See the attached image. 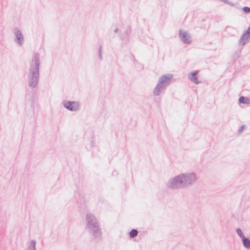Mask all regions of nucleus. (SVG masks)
<instances>
[{
  "label": "nucleus",
  "mask_w": 250,
  "mask_h": 250,
  "mask_svg": "<svg viewBox=\"0 0 250 250\" xmlns=\"http://www.w3.org/2000/svg\"><path fill=\"white\" fill-rule=\"evenodd\" d=\"M245 128V125H242L240 127V128L239 129V130H238V131H239V133H242V132L243 131V130H244V128Z\"/></svg>",
  "instance_id": "nucleus-20"
},
{
  "label": "nucleus",
  "mask_w": 250,
  "mask_h": 250,
  "mask_svg": "<svg viewBox=\"0 0 250 250\" xmlns=\"http://www.w3.org/2000/svg\"><path fill=\"white\" fill-rule=\"evenodd\" d=\"M243 11L246 14H249L250 13V7L248 6H245L242 8Z\"/></svg>",
  "instance_id": "nucleus-18"
},
{
  "label": "nucleus",
  "mask_w": 250,
  "mask_h": 250,
  "mask_svg": "<svg viewBox=\"0 0 250 250\" xmlns=\"http://www.w3.org/2000/svg\"><path fill=\"white\" fill-rule=\"evenodd\" d=\"M225 31L229 36L231 37L235 35L237 32V30L234 27L231 26H227L225 28Z\"/></svg>",
  "instance_id": "nucleus-12"
},
{
  "label": "nucleus",
  "mask_w": 250,
  "mask_h": 250,
  "mask_svg": "<svg viewBox=\"0 0 250 250\" xmlns=\"http://www.w3.org/2000/svg\"><path fill=\"white\" fill-rule=\"evenodd\" d=\"M226 3H228L229 5H231V6H234V3H233L231 1H229V0H228V2H226Z\"/></svg>",
  "instance_id": "nucleus-21"
},
{
  "label": "nucleus",
  "mask_w": 250,
  "mask_h": 250,
  "mask_svg": "<svg viewBox=\"0 0 250 250\" xmlns=\"http://www.w3.org/2000/svg\"><path fill=\"white\" fill-rule=\"evenodd\" d=\"M250 40V26L248 28L247 30L245 31L241 36L239 40V44L241 46H244Z\"/></svg>",
  "instance_id": "nucleus-7"
},
{
  "label": "nucleus",
  "mask_w": 250,
  "mask_h": 250,
  "mask_svg": "<svg viewBox=\"0 0 250 250\" xmlns=\"http://www.w3.org/2000/svg\"><path fill=\"white\" fill-rule=\"evenodd\" d=\"M36 242L35 240H32L30 242V244L28 247V250H36Z\"/></svg>",
  "instance_id": "nucleus-15"
},
{
  "label": "nucleus",
  "mask_w": 250,
  "mask_h": 250,
  "mask_svg": "<svg viewBox=\"0 0 250 250\" xmlns=\"http://www.w3.org/2000/svg\"><path fill=\"white\" fill-rule=\"evenodd\" d=\"M173 78L172 75L167 74L159 78L158 83L153 89V94L155 96H160L170 83Z\"/></svg>",
  "instance_id": "nucleus-3"
},
{
  "label": "nucleus",
  "mask_w": 250,
  "mask_h": 250,
  "mask_svg": "<svg viewBox=\"0 0 250 250\" xmlns=\"http://www.w3.org/2000/svg\"><path fill=\"white\" fill-rule=\"evenodd\" d=\"M15 42L20 46H21L23 44L24 38L21 31L18 28H15Z\"/></svg>",
  "instance_id": "nucleus-9"
},
{
  "label": "nucleus",
  "mask_w": 250,
  "mask_h": 250,
  "mask_svg": "<svg viewBox=\"0 0 250 250\" xmlns=\"http://www.w3.org/2000/svg\"><path fill=\"white\" fill-rule=\"evenodd\" d=\"M138 233V231L136 229H132L130 230L129 232V237L131 238H133L135 237H136Z\"/></svg>",
  "instance_id": "nucleus-16"
},
{
  "label": "nucleus",
  "mask_w": 250,
  "mask_h": 250,
  "mask_svg": "<svg viewBox=\"0 0 250 250\" xmlns=\"http://www.w3.org/2000/svg\"><path fill=\"white\" fill-rule=\"evenodd\" d=\"M131 32V29L130 26L126 27V29L125 33L120 34L119 35L120 39L125 42H128L130 38V34Z\"/></svg>",
  "instance_id": "nucleus-10"
},
{
  "label": "nucleus",
  "mask_w": 250,
  "mask_h": 250,
  "mask_svg": "<svg viewBox=\"0 0 250 250\" xmlns=\"http://www.w3.org/2000/svg\"><path fill=\"white\" fill-rule=\"evenodd\" d=\"M85 229L95 238H101L102 231L100 228L98 221L95 216L91 213H87L85 216Z\"/></svg>",
  "instance_id": "nucleus-2"
},
{
  "label": "nucleus",
  "mask_w": 250,
  "mask_h": 250,
  "mask_svg": "<svg viewBox=\"0 0 250 250\" xmlns=\"http://www.w3.org/2000/svg\"><path fill=\"white\" fill-rule=\"evenodd\" d=\"M118 31H119L118 28H115V29H114V32L115 33H118Z\"/></svg>",
  "instance_id": "nucleus-22"
},
{
  "label": "nucleus",
  "mask_w": 250,
  "mask_h": 250,
  "mask_svg": "<svg viewBox=\"0 0 250 250\" xmlns=\"http://www.w3.org/2000/svg\"><path fill=\"white\" fill-rule=\"evenodd\" d=\"M94 144H95L94 142H93V141H91V146H92V147H93V146H94Z\"/></svg>",
  "instance_id": "nucleus-23"
},
{
  "label": "nucleus",
  "mask_w": 250,
  "mask_h": 250,
  "mask_svg": "<svg viewBox=\"0 0 250 250\" xmlns=\"http://www.w3.org/2000/svg\"><path fill=\"white\" fill-rule=\"evenodd\" d=\"M236 232L238 234V235L242 239V238H244L245 237V235H244L243 234V231H242V230L240 228H237L236 229Z\"/></svg>",
  "instance_id": "nucleus-17"
},
{
  "label": "nucleus",
  "mask_w": 250,
  "mask_h": 250,
  "mask_svg": "<svg viewBox=\"0 0 250 250\" xmlns=\"http://www.w3.org/2000/svg\"><path fill=\"white\" fill-rule=\"evenodd\" d=\"M64 107L71 111H78L80 108L79 103L75 101H65L63 102Z\"/></svg>",
  "instance_id": "nucleus-6"
},
{
  "label": "nucleus",
  "mask_w": 250,
  "mask_h": 250,
  "mask_svg": "<svg viewBox=\"0 0 250 250\" xmlns=\"http://www.w3.org/2000/svg\"><path fill=\"white\" fill-rule=\"evenodd\" d=\"M167 187L174 190L184 188L181 174L170 179L167 183Z\"/></svg>",
  "instance_id": "nucleus-5"
},
{
  "label": "nucleus",
  "mask_w": 250,
  "mask_h": 250,
  "mask_svg": "<svg viewBox=\"0 0 250 250\" xmlns=\"http://www.w3.org/2000/svg\"><path fill=\"white\" fill-rule=\"evenodd\" d=\"M40 54L34 53L30 62L28 73V85L31 88H35L40 80Z\"/></svg>",
  "instance_id": "nucleus-1"
},
{
  "label": "nucleus",
  "mask_w": 250,
  "mask_h": 250,
  "mask_svg": "<svg viewBox=\"0 0 250 250\" xmlns=\"http://www.w3.org/2000/svg\"><path fill=\"white\" fill-rule=\"evenodd\" d=\"M183 187H188L193 185L197 180L196 174L194 173L181 174Z\"/></svg>",
  "instance_id": "nucleus-4"
},
{
  "label": "nucleus",
  "mask_w": 250,
  "mask_h": 250,
  "mask_svg": "<svg viewBox=\"0 0 250 250\" xmlns=\"http://www.w3.org/2000/svg\"><path fill=\"white\" fill-rule=\"evenodd\" d=\"M115 172H116V171L113 172L112 174H113V175L115 174Z\"/></svg>",
  "instance_id": "nucleus-25"
},
{
  "label": "nucleus",
  "mask_w": 250,
  "mask_h": 250,
  "mask_svg": "<svg viewBox=\"0 0 250 250\" xmlns=\"http://www.w3.org/2000/svg\"><path fill=\"white\" fill-rule=\"evenodd\" d=\"M198 74V71H195L190 73L188 76L189 80L195 84H199L200 83V82L198 81L197 79Z\"/></svg>",
  "instance_id": "nucleus-11"
},
{
  "label": "nucleus",
  "mask_w": 250,
  "mask_h": 250,
  "mask_svg": "<svg viewBox=\"0 0 250 250\" xmlns=\"http://www.w3.org/2000/svg\"><path fill=\"white\" fill-rule=\"evenodd\" d=\"M102 46L101 45H100L99 48V51H98L99 57L101 60H102L103 59L102 54Z\"/></svg>",
  "instance_id": "nucleus-19"
},
{
  "label": "nucleus",
  "mask_w": 250,
  "mask_h": 250,
  "mask_svg": "<svg viewBox=\"0 0 250 250\" xmlns=\"http://www.w3.org/2000/svg\"><path fill=\"white\" fill-rule=\"evenodd\" d=\"M239 104L250 105V99L245 96H241L238 100Z\"/></svg>",
  "instance_id": "nucleus-13"
},
{
  "label": "nucleus",
  "mask_w": 250,
  "mask_h": 250,
  "mask_svg": "<svg viewBox=\"0 0 250 250\" xmlns=\"http://www.w3.org/2000/svg\"><path fill=\"white\" fill-rule=\"evenodd\" d=\"M179 37L181 41L186 44H190L191 42V36L188 34L186 32H183L181 30L179 31Z\"/></svg>",
  "instance_id": "nucleus-8"
},
{
  "label": "nucleus",
  "mask_w": 250,
  "mask_h": 250,
  "mask_svg": "<svg viewBox=\"0 0 250 250\" xmlns=\"http://www.w3.org/2000/svg\"><path fill=\"white\" fill-rule=\"evenodd\" d=\"M115 172H116V171L113 172L112 174H113V175L115 174Z\"/></svg>",
  "instance_id": "nucleus-24"
},
{
  "label": "nucleus",
  "mask_w": 250,
  "mask_h": 250,
  "mask_svg": "<svg viewBox=\"0 0 250 250\" xmlns=\"http://www.w3.org/2000/svg\"><path fill=\"white\" fill-rule=\"evenodd\" d=\"M243 246L247 249H250V239L248 237H245L242 239Z\"/></svg>",
  "instance_id": "nucleus-14"
}]
</instances>
